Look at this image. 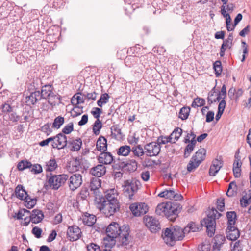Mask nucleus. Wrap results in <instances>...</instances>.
I'll return each instance as SVG.
<instances>
[{"label": "nucleus", "mask_w": 251, "mask_h": 251, "mask_svg": "<svg viewBox=\"0 0 251 251\" xmlns=\"http://www.w3.org/2000/svg\"><path fill=\"white\" fill-rule=\"evenodd\" d=\"M106 237L104 240L110 241L111 244L114 245V240L116 238H119V242L122 246H126L132 241V238L129 236V227L128 225H124L121 226L116 222L111 223L106 228Z\"/></svg>", "instance_id": "nucleus-1"}, {"label": "nucleus", "mask_w": 251, "mask_h": 251, "mask_svg": "<svg viewBox=\"0 0 251 251\" xmlns=\"http://www.w3.org/2000/svg\"><path fill=\"white\" fill-rule=\"evenodd\" d=\"M222 214L215 208H212L206 217L203 218L201 221V225L196 224L195 222H190L184 227V232L188 234L190 232L198 231L201 227L204 226L206 228V232L209 237H212L215 234L216 219H219Z\"/></svg>", "instance_id": "nucleus-2"}, {"label": "nucleus", "mask_w": 251, "mask_h": 251, "mask_svg": "<svg viewBox=\"0 0 251 251\" xmlns=\"http://www.w3.org/2000/svg\"><path fill=\"white\" fill-rule=\"evenodd\" d=\"M49 186L53 190H57L65 184L69 176L66 174L46 175Z\"/></svg>", "instance_id": "nucleus-3"}, {"label": "nucleus", "mask_w": 251, "mask_h": 251, "mask_svg": "<svg viewBox=\"0 0 251 251\" xmlns=\"http://www.w3.org/2000/svg\"><path fill=\"white\" fill-rule=\"evenodd\" d=\"M140 186V182L136 179L125 181L123 186V191L125 196L130 200L132 199L134 195L137 192Z\"/></svg>", "instance_id": "nucleus-4"}, {"label": "nucleus", "mask_w": 251, "mask_h": 251, "mask_svg": "<svg viewBox=\"0 0 251 251\" xmlns=\"http://www.w3.org/2000/svg\"><path fill=\"white\" fill-rule=\"evenodd\" d=\"M100 210L103 211L106 217H110L120 209L119 202H111L100 204Z\"/></svg>", "instance_id": "nucleus-5"}, {"label": "nucleus", "mask_w": 251, "mask_h": 251, "mask_svg": "<svg viewBox=\"0 0 251 251\" xmlns=\"http://www.w3.org/2000/svg\"><path fill=\"white\" fill-rule=\"evenodd\" d=\"M114 190H110V192H107L106 194L103 197L100 194L96 195L95 201L99 204L106 203L111 202H119L117 195L113 193Z\"/></svg>", "instance_id": "nucleus-6"}, {"label": "nucleus", "mask_w": 251, "mask_h": 251, "mask_svg": "<svg viewBox=\"0 0 251 251\" xmlns=\"http://www.w3.org/2000/svg\"><path fill=\"white\" fill-rule=\"evenodd\" d=\"M144 222L146 226L152 233H156L161 229L159 221L152 216L145 217Z\"/></svg>", "instance_id": "nucleus-7"}, {"label": "nucleus", "mask_w": 251, "mask_h": 251, "mask_svg": "<svg viewBox=\"0 0 251 251\" xmlns=\"http://www.w3.org/2000/svg\"><path fill=\"white\" fill-rule=\"evenodd\" d=\"M129 209L135 216L145 214L148 211V206L145 203H134L129 206Z\"/></svg>", "instance_id": "nucleus-8"}, {"label": "nucleus", "mask_w": 251, "mask_h": 251, "mask_svg": "<svg viewBox=\"0 0 251 251\" xmlns=\"http://www.w3.org/2000/svg\"><path fill=\"white\" fill-rule=\"evenodd\" d=\"M44 217L43 212L39 209H34L32 211L29 217L25 218V220H28V222L24 223V226H27L31 221L33 223L37 224L41 222Z\"/></svg>", "instance_id": "nucleus-9"}, {"label": "nucleus", "mask_w": 251, "mask_h": 251, "mask_svg": "<svg viewBox=\"0 0 251 251\" xmlns=\"http://www.w3.org/2000/svg\"><path fill=\"white\" fill-rule=\"evenodd\" d=\"M79 94H77V93L74 95L71 100V103L74 105V108H81L80 112H77L75 111V114L72 115V117L75 118L78 116L80 115L83 113V107L78 106V105L80 103H83L85 102V98L84 97H80L78 96Z\"/></svg>", "instance_id": "nucleus-10"}, {"label": "nucleus", "mask_w": 251, "mask_h": 251, "mask_svg": "<svg viewBox=\"0 0 251 251\" xmlns=\"http://www.w3.org/2000/svg\"><path fill=\"white\" fill-rule=\"evenodd\" d=\"M161 147L157 145L156 142H152L147 144L144 146V149L146 151V155L148 156L151 157L157 156L160 151Z\"/></svg>", "instance_id": "nucleus-11"}, {"label": "nucleus", "mask_w": 251, "mask_h": 251, "mask_svg": "<svg viewBox=\"0 0 251 251\" xmlns=\"http://www.w3.org/2000/svg\"><path fill=\"white\" fill-rule=\"evenodd\" d=\"M223 165V158L220 156L214 159L209 170V175L210 176H214L218 173L220 169Z\"/></svg>", "instance_id": "nucleus-12"}, {"label": "nucleus", "mask_w": 251, "mask_h": 251, "mask_svg": "<svg viewBox=\"0 0 251 251\" xmlns=\"http://www.w3.org/2000/svg\"><path fill=\"white\" fill-rule=\"evenodd\" d=\"M82 183V176L80 174H74L69 179L68 185L72 191L76 190L80 187Z\"/></svg>", "instance_id": "nucleus-13"}, {"label": "nucleus", "mask_w": 251, "mask_h": 251, "mask_svg": "<svg viewBox=\"0 0 251 251\" xmlns=\"http://www.w3.org/2000/svg\"><path fill=\"white\" fill-rule=\"evenodd\" d=\"M30 94L25 98V102L26 105L30 107L35 105L41 100L40 91H30Z\"/></svg>", "instance_id": "nucleus-14"}, {"label": "nucleus", "mask_w": 251, "mask_h": 251, "mask_svg": "<svg viewBox=\"0 0 251 251\" xmlns=\"http://www.w3.org/2000/svg\"><path fill=\"white\" fill-rule=\"evenodd\" d=\"M55 141L56 142H53L51 145L53 148H56L58 150L65 148L68 144L66 136L62 133H59L56 135Z\"/></svg>", "instance_id": "nucleus-15"}, {"label": "nucleus", "mask_w": 251, "mask_h": 251, "mask_svg": "<svg viewBox=\"0 0 251 251\" xmlns=\"http://www.w3.org/2000/svg\"><path fill=\"white\" fill-rule=\"evenodd\" d=\"M81 234L80 229L76 226H69L68 228L67 235L70 241H74L79 239Z\"/></svg>", "instance_id": "nucleus-16"}, {"label": "nucleus", "mask_w": 251, "mask_h": 251, "mask_svg": "<svg viewBox=\"0 0 251 251\" xmlns=\"http://www.w3.org/2000/svg\"><path fill=\"white\" fill-rule=\"evenodd\" d=\"M98 160L100 163L105 165H110L112 163H114L115 159L113 155L109 152L106 151H101Z\"/></svg>", "instance_id": "nucleus-17"}, {"label": "nucleus", "mask_w": 251, "mask_h": 251, "mask_svg": "<svg viewBox=\"0 0 251 251\" xmlns=\"http://www.w3.org/2000/svg\"><path fill=\"white\" fill-rule=\"evenodd\" d=\"M201 152L199 151L196 155H193L189 162L187 166V170L188 173H191L196 169L201 163L203 161V156L200 160L197 159L198 154H200Z\"/></svg>", "instance_id": "nucleus-18"}, {"label": "nucleus", "mask_w": 251, "mask_h": 251, "mask_svg": "<svg viewBox=\"0 0 251 251\" xmlns=\"http://www.w3.org/2000/svg\"><path fill=\"white\" fill-rule=\"evenodd\" d=\"M226 234L228 239L235 241L239 237L240 232L236 227L228 226L226 230Z\"/></svg>", "instance_id": "nucleus-19"}, {"label": "nucleus", "mask_w": 251, "mask_h": 251, "mask_svg": "<svg viewBox=\"0 0 251 251\" xmlns=\"http://www.w3.org/2000/svg\"><path fill=\"white\" fill-rule=\"evenodd\" d=\"M164 242L168 245L173 246L175 243L173 229L167 228L162 235Z\"/></svg>", "instance_id": "nucleus-20"}, {"label": "nucleus", "mask_w": 251, "mask_h": 251, "mask_svg": "<svg viewBox=\"0 0 251 251\" xmlns=\"http://www.w3.org/2000/svg\"><path fill=\"white\" fill-rule=\"evenodd\" d=\"M213 251H219L221 250V247L226 241L225 237L222 234H217L214 238Z\"/></svg>", "instance_id": "nucleus-21"}, {"label": "nucleus", "mask_w": 251, "mask_h": 251, "mask_svg": "<svg viewBox=\"0 0 251 251\" xmlns=\"http://www.w3.org/2000/svg\"><path fill=\"white\" fill-rule=\"evenodd\" d=\"M105 173L106 167L101 164L92 168L90 170V173L91 175L98 177L103 176Z\"/></svg>", "instance_id": "nucleus-22"}, {"label": "nucleus", "mask_w": 251, "mask_h": 251, "mask_svg": "<svg viewBox=\"0 0 251 251\" xmlns=\"http://www.w3.org/2000/svg\"><path fill=\"white\" fill-rule=\"evenodd\" d=\"M142 58H144V56H142L140 58L135 56L126 57L125 60V65L129 68L135 67L138 64V62L141 61Z\"/></svg>", "instance_id": "nucleus-23"}, {"label": "nucleus", "mask_w": 251, "mask_h": 251, "mask_svg": "<svg viewBox=\"0 0 251 251\" xmlns=\"http://www.w3.org/2000/svg\"><path fill=\"white\" fill-rule=\"evenodd\" d=\"M107 139L102 136H100L97 141L96 148L100 151H106L107 150Z\"/></svg>", "instance_id": "nucleus-24"}, {"label": "nucleus", "mask_w": 251, "mask_h": 251, "mask_svg": "<svg viewBox=\"0 0 251 251\" xmlns=\"http://www.w3.org/2000/svg\"><path fill=\"white\" fill-rule=\"evenodd\" d=\"M168 210H172L178 214L181 211L182 206L177 201L169 202L165 203Z\"/></svg>", "instance_id": "nucleus-25"}, {"label": "nucleus", "mask_w": 251, "mask_h": 251, "mask_svg": "<svg viewBox=\"0 0 251 251\" xmlns=\"http://www.w3.org/2000/svg\"><path fill=\"white\" fill-rule=\"evenodd\" d=\"M68 144L69 146H71L72 149L71 150L72 151H77L80 149L82 142L80 138H77L75 140H69Z\"/></svg>", "instance_id": "nucleus-26"}, {"label": "nucleus", "mask_w": 251, "mask_h": 251, "mask_svg": "<svg viewBox=\"0 0 251 251\" xmlns=\"http://www.w3.org/2000/svg\"><path fill=\"white\" fill-rule=\"evenodd\" d=\"M52 92V85H45L42 87L41 91H40L41 98L47 99Z\"/></svg>", "instance_id": "nucleus-27"}, {"label": "nucleus", "mask_w": 251, "mask_h": 251, "mask_svg": "<svg viewBox=\"0 0 251 251\" xmlns=\"http://www.w3.org/2000/svg\"><path fill=\"white\" fill-rule=\"evenodd\" d=\"M82 221L84 225L91 226L96 223V216L93 214L86 213L83 217Z\"/></svg>", "instance_id": "nucleus-28"}, {"label": "nucleus", "mask_w": 251, "mask_h": 251, "mask_svg": "<svg viewBox=\"0 0 251 251\" xmlns=\"http://www.w3.org/2000/svg\"><path fill=\"white\" fill-rule=\"evenodd\" d=\"M173 231L175 241L182 240L184 237V234H187V233L184 232V228L182 230L180 227L178 226H175L173 228Z\"/></svg>", "instance_id": "nucleus-29"}, {"label": "nucleus", "mask_w": 251, "mask_h": 251, "mask_svg": "<svg viewBox=\"0 0 251 251\" xmlns=\"http://www.w3.org/2000/svg\"><path fill=\"white\" fill-rule=\"evenodd\" d=\"M15 194L16 197L21 200H24V198L25 197L24 195L25 194V196L28 195L27 192L25 190L23 186L21 184L18 185L16 187L15 189Z\"/></svg>", "instance_id": "nucleus-30"}, {"label": "nucleus", "mask_w": 251, "mask_h": 251, "mask_svg": "<svg viewBox=\"0 0 251 251\" xmlns=\"http://www.w3.org/2000/svg\"><path fill=\"white\" fill-rule=\"evenodd\" d=\"M100 180L98 179H93L90 183V190L91 191H93V193L95 194V197H96V195L100 194L99 191V188L100 187Z\"/></svg>", "instance_id": "nucleus-31"}, {"label": "nucleus", "mask_w": 251, "mask_h": 251, "mask_svg": "<svg viewBox=\"0 0 251 251\" xmlns=\"http://www.w3.org/2000/svg\"><path fill=\"white\" fill-rule=\"evenodd\" d=\"M226 216L228 220L227 226H234L237 220L236 213L235 211H228L226 212Z\"/></svg>", "instance_id": "nucleus-32"}, {"label": "nucleus", "mask_w": 251, "mask_h": 251, "mask_svg": "<svg viewBox=\"0 0 251 251\" xmlns=\"http://www.w3.org/2000/svg\"><path fill=\"white\" fill-rule=\"evenodd\" d=\"M131 151V149L129 146L124 145L117 149V153L118 155L123 156H127Z\"/></svg>", "instance_id": "nucleus-33"}, {"label": "nucleus", "mask_w": 251, "mask_h": 251, "mask_svg": "<svg viewBox=\"0 0 251 251\" xmlns=\"http://www.w3.org/2000/svg\"><path fill=\"white\" fill-rule=\"evenodd\" d=\"M166 194H167V199L174 200L175 201L180 200L183 198L180 194L175 193L173 189H166Z\"/></svg>", "instance_id": "nucleus-34"}, {"label": "nucleus", "mask_w": 251, "mask_h": 251, "mask_svg": "<svg viewBox=\"0 0 251 251\" xmlns=\"http://www.w3.org/2000/svg\"><path fill=\"white\" fill-rule=\"evenodd\" d=\"M49 104L51 105H55L58 102L61 103L62 98L59 95H56L53 92L47 99Z\"/></svg>", "instance_id": "nucleus-35"}, {"label": "nucleus", "mask_w": 251, "mask_h": 251, "mask_svg": "<svg viewBox=\"0 0 251 251\" xmlns=\"http://www.w3.org/2000/svg\"><path fill=\"white\" fill-rule=\"evenodd\" d=\"M237 190V185L235 181H232L228 185V190L226 193V195L229 197H233L236 194Z\"/></svg>", "instance_id": "nucleus-36"}, {"label": "nucleus", "mask_w": 251, "mask_h": 251, "mask_svg": "<svg viewBox=\"0 0 251 251\" xmlns=\"http://www.w3.org/2000/svg\"><path fill=\"white\" fill-rule=\"evenodd\" d=\"M24 201L25 203V205L28 209L33 208L36 204V198H31L28 195L25 196L24 198Z\"/></svg>", "instance_id": "nucleus-37"}, {"label": "nucleus", "mask_w": 251, "mask_h": 251, "mask_svg": "<svg viewBox=\"0 0 251 251\" xmlns=\"http://www.w3.org/2000/svg\"><path fill=\"white\" fill-rule=\"evenodd\" d=\"M127 167L126 161H120L119 158L115 159L114 162L113 167L114 169L116 170H126Z\"/></svg>", "instance_id": "nucleus-38"}, {"label": "nucleus", "mask_w": 251, "mask_h": 251, "mask_svg": "<svg viewBox=\"0 0 251 251\" xmlns=\"http://www.w3.org/2000/svg\"><path fill=\"white\" fill-rule=\"evenodd\" d=\"M133 154L137 157H141L145 154L143 148L141 145H138L136 146L133 147L131 149V151Z\"/></svg>", "instance_id": "nucleus-39"}, {"label": "nucleus", "mask_w": 251, "mask_h": 251, "mask_svg": "<svg viewBox=\"0 0 251 251\" xmlns=\"http://www.w3.org/2000/svg\"><path fill=\"white\" fill-rule=\"evenodd\" d=\"M127 167H126V170L130 172H135L137 169V162L135 160H130L126 161Z\"/></svg>", "instance_id": "nucleus-40"}, {"label": "nucleus", "mask_w": 251, "mask_h": 251, "mask_svg": "<svg viewBox=\"0 0 251 251\" xmlns=\"http://www.w3.org/2000/svg\"><path fill=\"white\" fill-rule=\"evenodd\" d=\"M32 166V163L27 160H22L17 165V168L20 171H23L25 169H30Z\"/></svg>", "instance_id": "nucleus-41"}, {"label": "nucleus", "mask_w": 251, "mask_h": 251, "mask_svg": "<svg viewBox=\"0 0 251 251\" xmlns=\"http://www.w3.org/2000/svg\"><path fill=\"white\" fill-rule=\"evenodd\" d=\"M110 96L107 93L102 94L100 98L97 101V104L99 107H101L103 104L108 102Z\"/></svg>", "instance_id": "nucleus-42"}, {"label": "nucleus", "mask_w": 251, "mask_h": 251, "mask_svg": "<svg viewBox=\"0 0 251 251\" xmlns=\"http://www.w3.org/2000/svg\"><path fill=\"white\" fill-rule=\"evenodd\" d=\"M213 69L217 77L220 76L222 71V66L221 61L217 60L213 63Z\"/></svg>", "instance_id": "nucleus-43"}, {"label": "nucleus", "mask_w": 251, "mask_h": 251, "mask_svg": "<svg viewBox=\"0 0 251 251\" xmlns=\"http://www.w3.org/2000/svg\"><path fill=\"white\" fill-rule=\"evenodd\" d=\"M190 111V108L189 107H182L179 111V118L182 120H186L188 117Z\"/></svg>", "instance_id": "nucleus-44"}, {"label": "nucleus", "mask_w": 251, "mask_h": 251, "mask_svg": "<svg viewBox=\"0 0 251 251\" xmlns=\"http://www.w3.org/2000/svg\"><path fill=\"white\" fill-rule=\"evenodd\" d=\"M89 195L88 188L86 187H83L81 188L79 196L77 197L78 200H86Z\"/></svg>", "instance_id": "nucleus-45"}, {"label": "nucleus", "mask_w": 251, "mask_h": 251, "mask_svg": "<svg viewBox=\"0 0 251 251\" xmlns=\"http://www.w3.org/2000/svg\"><path fill=\"white\" fill-rule=\"evenodd\" d=\"M102 126V123L100 119L96 120L94 123L93 127V132L94 134L96 135H99Z\"/></svg>", "instance_id": "nucleus-46"}, {"label": "nucleus", "mask_w": 251, "mask_h": 251, "mask_svg": "<svg viewBox=\"0 0 251 251\" xmlns=\"http://www.w3.org/2000/svg\"><path fill=\"white\" fill-rule=\"evenodd\" d=\"M205 103V101L204 99L197 97L194 99L191 106L194 108H197L204 106Z\"/></svg>", "instance_id": "nucleus-47"}, {"label": "nucleus", "mask_w": 251, "mask_h": 251, "mask_svg": "<svg viewBox=\"0 0 251 251\" xmlns=\"http://www.w3.org/2000/svg\"><path fill=\"white\" fill-rule=\"evenodd\" d=\"M166 209H167V208H166L165 203H162L157 206L155 210V213L158 215H165Z\"/></svg>", "instance_id": "nucleus-48"}, {"label": "nucleus", "mask_w": 251, "mask_h": 251, "mask_svg": "<svg viewBox=\"0 0 251 251\" xmlns=\"http://www.w3.org/2000/svg\"><path fill=\"white\" fill-rule=\"evenodd\" d=\"M64 123V118L62 116H58L55 118L52 123V127L59 129Z\"/></svg>", "instance_id": "nucleus-49"}, {"label": "nucleus", "mask_w": 251, "mask_h": 251, "mask_svg": "<svg viewBox=\"0 0 251 251\" xmlns=\"http://www.w3.org/2000/svg\"><path fill=\"white\" fill-rule=\"evenodd\" d=\"M47 171L51 172L55 170L58 165L55 159H50L46 163Z\"/></svg>", "instance_id": "nucleus-50"}, {"label": "nucleus", "mask_w": 251, "mask_h": 251, "mask_svg": "<svg viewBox=\"0 0 251 251\" xmlns=\"http://www.w3.org/2000/svg\"><path fill=\"white\" fill-rule=\"evenodd\" d=\"M77 94H80L85 97V99L86 98L88 100H95L98 94L95 92H93L92 93H87L86 94L85 93L78 92Z\"/></svg>", "instance_id": "nucleus-51"}, {"label": "nucleus", "mask_w": 251, "mask_h": 251, "mask_svg": "<svg viewBox=\"0 0 251 251\" xmlns=\"http://www.w3.org/2000/svg\"><path fill=\"white\" fill-rule=\"evenodd\" d=\"M177 214L175 213L172 210H168V209L166 210L165 216L167 217L168 220L172 222H174L176 217L178 216Z\"/></svg>", "instance_id": "nucleus-52"}, {"label": "nucleus", "mask_w": 251, "mask_h": 251, "mask_svg": "<svg viewBox=\"0 0 251 251\" xmlns=\"http://www.w3.org/2000/svg\"><path fill=\"white\" fill-rule=\"evenodd\" d=\"M74 130V124L73 122H70L62 129V132L63 134H69Z\"/></svg>", "instance_id": "nucleus-53"}, {"label": "nucleus", "mask_w": 251, "mask_h": 251, "mask_svg": "<svg viewBox=\"0 0 251 251\" xmlns=\"http://www.w3.org/2000/svg\"><path fill=\"white\" fill-rule=\"evenodd\" d=\"M182 133V130L179 127L176 128L173 132L171 133V135L174 138L175 142L177 141L181 136Z\"/></svg>", "instance_id": "nucleus-54"}, {"label": "nucleus", "mask_w": 251, "mask_h": 251, "mask_svg": "<svg viewBox=\"0 0 251 251\" xmlns=\"http://www.w3.org/2000/svg\"><path fill=\"white\" fill-rule=\"evenodd\" d=\"M194 146L190 144H188L184 149V157L186 158L188 157L191 153L193 151L194 149Z\"/></svg>", "instance_id": "nucleus-55"}, {"label": "nucleus", "mask_w": 251, "mask_h": 251, "mask_svg": "<svg viewBox=\"0 0 251 251\" xmlns=\"http://www.w3.org/2000/svg\"><path fill=\"white\" fill-rule=\"evenodd\" d=\"M217 209L223 212L225 209V200L223 198H219L217 200Z\"/></svg>", "instance_id": "nucleus-56"}, {"label": "nucleus", "mask_w": 251, "mask_h": 251, "mask_svg": "<svg viewBox=\"0 0 251 251\" xmlns=\"http://www.w3.org/2000/svg\"><path fill=\"white\" fill-rule=\"evenodd\" d=\"M40 80L38 79H36V80H33V81L31 83L30 85V87L29 88L30 91H39V84L38 82H40Z\"/></svg>", "instance_id": "nucleus-57"}, {"label": "nucleus", "mask_w": 251, "mask_h": 251, "mask_svg": "<svg viewBox=\"0 0 251 251\" xmlns=\"http://www.w3.org/2000/svg\"><path fill=\"white\" fill-rule=\"evenodd\" d=\"M136 133H134L133 135L129 136L127 138L128 142L131 145L137 144L139 142V138L136 137Z\"/></svg>", "instance_id": "nucleus-58"}, {"label": "nucleus", "mask_w": 251, "mask_h": 251, "mask_svg": "<svg viewBox=\"0 0 251 251\" xmlns=\"http://www.w3.org/2000/svg\"><path fill=\"white\" fill-rule=\"evenodd\" d=\"M30 169L31 172L35 174H39L42 172V167L38 164L32 165V166Z\"/></svg>", "instance_id": "nucleus-59"}, {"label": "nucleus", "mask_w": 251, "mask_h": 251, "mask_svg": "<svg viewBox=\"0 0 251 251\" xmlns=\"http://www.w3.org/2000/svg\"><path fill=\"white\" fill-rule=\"evenodd\" d=\"M102 112L101 109L98 107H94L93 108V110L91 111V113L94 117L98 120L99 119V117Z\"/></svg>", "instance_id": "nucleus-60"}, {"label": "nucleus", "mask_w": 251, "mask_h": 251, "mask_svg": "<svg viewBox=\"0 0 251 251\" xmlns=\"http://www.w3.org/2000/svg\"><path fill=\"white\" fill-rule=\"evenodd\" d=\"M199 151H200V154H198V156H197V159L200 160L201 158L203 156V160H205L206 154V150L204 148H200L197 151L195 152L194 155H196V153H198Z\"/></svg>", "instance_id": "nucleus-61"}, {"label": "nucleus", "mask_w": 251, "mask_h": 251, "mask_svg": "<svg viewBox=\"0 0 251 251\" xmlns=\"http://www.w3.org/2000/svg\"><path fill=\"white\" fill-rule=\"evenodd\" d=\"M42 232V229L36 226L32 228V233L37 238H39L41 237Z\"/></svg>", "instance_id": "nucleus-62"}, {"label": "nucleus", "mask_w": 251, "mask_h": 251, "mask_svg": "<svg viewBox=\"0 0 251 251\" xmlns=\"http://www.w3.org/2000/svg\"><path fill=\"white\" fill-rule=\"evenodd\" d=\"M1 111L3 113H9L12 111V107H11V106L9 104H7L6 103L4 104H3L1 105Z\"/></svg>", "instance_id": "nucleus-63"}, {"label": "nucleus", "mask_w": 251, "mask_h": 251, "mask_svg": "<svg viewBox=\"0 0 251 251\" xmlns=\"http://www.w3.org/2000/svg\"><path fill=\"white\" fill-rule=\"evenodd\" d=\"M232 251H242V247L241 245V242L240 240L236 241L234 244L233 247L232 249Z\"/></svg>", "instance_id": "nucleus-64"}]
</instances>
